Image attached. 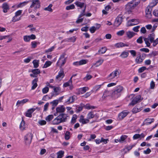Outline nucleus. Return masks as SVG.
<instances>
[{
  "label": "nucleus",
  "mask_w": 158,
  "mask_h": 158,
  "mask_svg": "<svg viewBox=\"0 0 158 158\" xmlns=\"http://www.w3.org/2000/svg\"><path fill=\"white\" fill-rule=\"evenodd\" d=\"M125 33V31L123 30H122L119 31H118L117 33V34L119 36H121L123 35Z\"/></svg>",
  "instance_id": "052dcab7"
},
{
  "label": "nucleus",
  "mask_w": 158,
  "mask_h": 158,
  "mask_svg": "<svg viewBox=\"0 0 158 158\" xmlns=\"http://www.w3.org/2000/svg\"><path fill=\"white\" fill-rule=\"evenodd\" d=\"M86 8V5H85L84 8L81 12V14L79 15L78 18H81L83 16L85 15V10Z\"/></svg>",
  "instance_id": "ea45409f"
},
{
  "label": "nucleus",
  "mask_w": 158,
  "mask_h": 158,
  "mask_svg": "<svg viewBox=\"0 0 158 158\" xmlns=\"http://www.w3.org/2000/svg\"><path fill=\"white\" fill-rule=\"evenodd\" d=\"M65 54V53H63L60 56V57L57 62V64L58 65V64L61 62V59H66V58H64Z\"/></svg>",
  "instance_id": "c9c22d12"
},
{
  "label": "nucleus",
  "mask_w": 158,
  "mask_h": 158,
  "mask_svg": "<svg viewBox=\"0 0 158 158\" xmlns=\"http://www.w3.org/2000/svg\"><path fill=\"white\" fill-rule=\"evenodd\" d=\"M64 152L63 151H60L58 152L57 153V158H62L64 156Z\"/></svg>",
  "instance_id": "72a5a7b5"
},
{
  "label": "nucleus",
  "mask_w": 158,
  "mask_h": 158,
  "mask_svg": "<svg viewBox=\"0 0 158 158\" xmlns=\"http://www.w3.org/2000/svg\"><path fill=\"white\" fill-rule=\"evenodd\" d=\"M24 124L25 121L23 120H22L19 126L20 128L22 130H24Z\"/></svg>",
  "instance_id": "bf43d9fd"
},
{
  "label": "nucleus",
  "mask_w": 158,
  "mask_h": 158,
  "mask_svg": "<svg viewBox=\"0 0 158 158\" xmlns=\"http://www.w3.org/2000/svg\"><path fill=\"white\" fill-rule=\"evenodd\" d=\"M48 91L49 88L47 87L44 88L42 89V92L44 94L47 93L48 92Z\"/></svg>",
  "instance_id": "680f3d73"
},
{
  "label": "nucleus",
  "mask_w": 158,
  "mask_h": 158,
  "mask_svg": "<svg viewBox=\"0 0 158 158\" xmlns=\"http://www.w3.org/2000/svg\"><path fill=\"white\" fill-rule=\"evenodd\" d=\"M109 139H104V138H101L100 141H99V143L103 142L104 144H106L107 143Z\"/></svg>",
  "instance_id": "6e6d98bb"
},
{
  "label": "nucleus",
  "mask_w": 158,
  "mask_h": 158,
  "mask_svg": "<svg viewBox=\"0 0 158 158\" xmlns=\"http://www.w3.org/2000/svg\"><path fill=\"white\" fill-rule=\"evenodd\" d=\"M143 38L142 36H140L139 37L137 40V43L139 44H142L143 43V40H142Z\"/></svg>",
  "instance_id": "338daca9"
},
{
  "label": "nucleus",
  "mask_w": 158,
  "mask_h": 158,
  "mask_svg": "<svg viewBox=\"0 0 158 158\" xmlns=\"http://www.w3.org/2000/svg\"><path fill=\"white\" fill-rule=\"evenodd\" d=\"M52 64V62L49 61H48L45 62L43 67V68H47L50 66Z\"/></svg>",
  "instance_id": "a19ab883"
},
{
  "label": "nucleus",
  "mask_w": 158,
  "mask_h": 158,
  "mask_svg": "<svg viewBox=\"0 0 158 158\" xmlns=\"http://www.w3.org/2000/svg\"><path fill=\"white\" fill-rule=\"evenodd\" d=\"M53 118V116L52 114L49 115L45 118L47 122H49L51 121Z\"/></svg>",
  "instance_id": "37998d69"
},
{
  "label": "nucleus",
  "mask_w": 158,
  "mask_h": 158,
  "mask_svg": "<svg viewBox=\"0 0 158 158\" xmlns=\"http://www.w3.org/2000/svg\"><path fill=\"white\" fill-rule=\"evenodd\" d=\"M114 46L117 48H119L125 46H128L129 45L125 44L123 43L120 42L115 44Z\"/></svg>",
  "instance_id": "412c9836"
},
{
  "label": "nucleus",
  "mask_w": 158,
  "mask_h": 158,
  "mask_svg": "<svg viewBox=\"0 0 158 158\" xmlns=\"http://www.w3.org/2000/svg\"><path fill=\"white\" fill-rule=\"evenodd\" d=\"M149 40L148 38H145L144 39V41L147 45V46L148 47H149L150 46V43L149 42Z\"/></svg>",
  "instance_id": "8fccbe9b"
},
{
  "label": "nucleus",
  "mask_w": 158,
  "mask_h": 158,
  "mask_svg": "<svg viewBox=\"0 0 158 158\" xmlns=\"http://www.w3.org/2000/svg\"><path fill=\"white\" fill-rule=\"evenodd\" d=\"M77 118V116L76 114H74L73 115L72 117L71 121V123L73 124H74L76 122V119Z\"/></svg>",
  "instance_id": "a18cd8bd"
},
{
  "label": "nucleus",
  "mask_w": 158,
  "mask_h": 158,
  "mask_svg": "<svg viewBox=\"0 0 158 158\" xmlns=\"http://www.w3.org/2000/svg\"><path fill=\"white\" fill-rule=\"evenodd\" d=\"M129 54L128 52L126 51H124L120 55V56L123 58H125L127 57Z\"/></svg>",
  "instance_id": "2f4dec72"
},
{
  "label": "nucleus",
  "mask_w": 158,
  "mask_h": 158,
  "mask_svg": "<svg viewBox=\"0 0 158 158\" xmlns=\"http://www.w3.org/2000/svg\"><path fill=\"white\" fill-rule=\"evenodd\" d=\"M123 16L121 15L118 16L115 19V21L114 23V26L116 27L119 26L123 22Z\"/></svg>",
  "instance_id": "423d86ee"
},
{
  "label": "nucleus",
  "mask_w": 158,
  "mask_h": 158,
  "mask_svg": "<svg viewBox=\"0 0 158 158\" xmlns=\"http://www.w3.org/2000/svg\"><path fill=\"white\" fill-rule=\"evenodd\" d=\"M123 88L122 86L121 85H118L116 87L115 90L119 93L121 94V92L123 91Z\"/></svg>",
  "instance_id": "bb28decb"
},
{
  "label": "nucleus",
  "mask_w": 158,
  "mask_h": 158,
  "mask_svg": "<svg viewBox=\"0 0 158 158\" xmlns=\"http://www.w3.org/2000/svg\"><path fill=\"white\" fill-rule=\"evenodd\" d=\"M32 135L31 133H28L24 137V141L25 144L29 146L31 144L32 139Z\"/></svg>",
  "instance_id": "7ed1b4c3"
},
{
  "label": "nucleus",
  "mask_w": 158,
  "mask_h": 158,
  "mask_svg": "<svg viewBox=\"0 0 158 158\" xmlns=\"http://www.w3.org/2000/svg\"><path fill=\"white\" fill-rule=\"evenodd\" d=\"M24 40L26 42H28L30 41V36L29 35H25L23 36Z\"/></svg>",
  "instance_id": "603ef678"
},
{
  "label": "nucleus",
  "mask_w": 158,
  "mask_h": 158,
  "mask_svg": "<svg viewBox=\"0 0 158 158\" xmlns=\"http://www.w3.org/2000/svg\"><path fill=\"white\" fill-rule=\"evenodd\" d=\"M75 4L78 7H79L80 8H82L83 7L84 8L85 5V4L84 3L81 2H76L75 3Z\"/></svg>",
  "instance_id": "393cba45"
},
{
  "label": "nucleus",
  "mask_w": 158,
  "mask_h": 158,
  "mask_svg": "<svg viewBox=\"0 0 158 158\" xmlns=\"http://www.w3.org/2000/svg\"><path fill=\"white\" fill-rule=\"evenodd\" d=\"M22 13V10H19L16 11L15 13V16L13 17L12 21L13 22H15L16 21L19 20L20 19V17H19V19H15V18L17 17L18 16L20 15Z\"/></svg>",
  "instance_id": "f8f14e48"
},
{
  "label": "nucleus",
  "mask_w": 158,
  "mask_h": 158,
  "mask_svg": "<svg viewBox=\"0 0 158 158\" xmlns=\"http://www.w3.org/2000/svg\"><path fill=\"white\" fill-rule=\"evenodd\" d=\"M153 15L156 17H158V10H155L153 11Z\"/></svg>",
  "instance_id": "774afa93"
},
{
  "label": "nucleus",
  "mask_w": 158,
  "mask_h": 158,
  "mask_svg": "<svg viewBox=\"0 0 158 158\" xmlns=\"http://www.w3.org/2000/svg\"><path fill=\"white\" fill-rule=\"evenodd\" d=\"M158 3V0H153L150 3L149 5L148 6L152 8L155 6Z\"/></svg>",
  "instance_id": "c85d7f7f"
},
{
  "label": "nucleus",
  "mask_w": 158,
  "mask_h": 158,
  "mask_svg": "<svg viewBox=\"0 0 158 158\" xmlns=\"http://www.w3.org/2000/svg\"><path fill=\"white\" fill-rule=\"evenodd\" d=\"M139 22L138 19H132L129 20L127 22V25L129 26L137 24Z\"/></svg>",
  "instance_id": "0eeeda50"
},
{
  "label": "nucleus",
  "mask_w": 158,
  "mask_h": 158,
  "mask_svg": "<svg viewBox=\"0 0 158 158\" xmlns=\"http://www.w3.org/2000/svg\"><path fill=\"white\" fill-rule=\"evenodd\" d=\"M110 93H109V91H108L107 90H105L103 94V95L102 96V98H103V97H106L107 96H109L110 95Z\"/></svg>",
  "instance_id": "0e129e2a"
},
{
  "label": "nucleus",
  "mask_w": 158,
  "mask_h": 158,
  "mask_svg": "<svg viewBox=\"0 0 158 158\" xmlns=\"http://www.w3.org/2000/svg\"><path fill=\"white\" fill-rule=\"evenodd\" d=\"M130 52L131 54L133 56L135 57L136 56V52L134 50H131L129 51Z\"/></svg>",
  "instance_id": "69168bd1"
},
{
  "label": "nucleus",
  "mask_w": 158,
  "mask_h": 158,
  "mask_svg": "<svg viewBox=\"0 0 158 158\" xmlns=\"http://www.w3.org/2000/svg\"><path fill=\"white\" fill-rule=\"evenodd\" d=\"M38 81V78H35L32 81V86L31 87V89L32 90L35 89L36 88L38 84L37 82Z\"/></svg>",
  "instance_id": "4468645a"
},
{
  "label": "nucleus",
  "mask_w": 158,
  "mask_h": 158,
  "mask_svg": "<svg viewBox=\"0 0 158 158\" xmlns=\"http://www.w3.org/2000/svg\"><path fill=\"white\" fill-rule=\"evenodd\" d=\"M37 43L36 42L33 41L31 43V48H35L37 46Z\"/></svg>",
  "instance_id": "e2e57ef3"
},
{
  "label": "nucleus",
  "mask_w": 158,
  "mask_h": 158,
  "mask_svg": "<svg viewBox=\"0 0 158 158\" xmlns=\"http://www.w3.org/2000/svg\"><path fill=\"white\" fill-rule=\"evenodd\" d=\"M106 51V47H104L102 48L99 50V52H101L102 54L105 53Z\"/></svg>",
  "instance_id": "4d7b16f0"
},
{
  "label": "nucleus",
  "mask_w": 158,
  "mask_h": 158,
  "mask_svg": "<svg viewBox=\"0 0 158 158\" xmlns=\"http://www.w3.org/2000/svg\"><path fill=\"white\" fill-rule=\"evenodd\" d=\"M59 103V100H55L53 101L50 102V103L52 104V106H56Z\"/></svg>",
  "instance_id": "c03bdc74"
},
{
  "label": "nucleus",
  "mask_w": 158,
  "mask_h": 158,
  "mask_svg": "<svg viewBox=\"0 0 158 158\" xmlns=\"http://www.w3.org/2000/svg\"><path fill=\"white\" fill-rule=\"evenodd\" d=\"M88 87H84L80 89V91L81 92V93H84L88 89Z\"/></svg>",
  "instance_id": "49530a36"
},
{
  "label": "nucleus",
  "mask_w": 158,
  "mask_h": 158,
  "mask_svg": "<svg viewBox=\"0 0 158 158\" xmlns=\"http://www.w3.org/2000/svg\"><path fill=\"white\" fill-rule=\"evenodd\" d=\"M79 121L82 124H85L89 122V120L88 119H85L83 118V116L82 115H81L80 116Z\"/></svg>",
  "instance_id": "4be33fe9"
},
{
  "label": "nucleus",
  "mask_w": 158,
  "mask_h": 158,
  "mask_svg": "<svg viewBox=\"0 0 158 158\" xmlns=\"http://www.w3.org/2000/svg\"><path fill=\"white\" fill-rule=\"evenodd\" d=\"M28 100H29L28 99H23L21 101L18 100L17 102L16 103V106H18V107L20 105H23L24 103L27 102L28 101Z\"/></svg>",
  "instance_id": "aec40b11"
},
{
  "label": "nucleus",
  "mask_w": 158,
  "mask_h": 158,
  "mask_svg": "<svg viewBox=\"0 0 158 158\" xmlns=\"http://www.w3.org/2000/svg\"><path fill=\"white\" fill-rule=\"evenodd\" d=\"M54 94H52L50 97H49L47 95L44 96L42 98V100L44 101H46L48 99H51L53 96Z\"/></svg>",
  "instance_id": "864d4df0"
},
{
  "label": "nucleus",
  "mask_w": 158,
  "mask_h": 158,
  "mask_svg": "<svg viewBox=\"0 0 158 158\" xmlns=\"http://www.w3.org/2000/svg\"><path fill=\"white\" fill-rule=\"evenodd\" d=\"M152 11V7L149 6L147 7L146 9V13L147 15V17L148 18L151 17L152 16L151 13Z\"/></svg>",
  "instance_id": "ddd939ff"
},
{
  "label": "nucleus",
  "mask_w": 158,
  "mask_h": 158,
  "mask_svg": "<svg viewBox=\"0 0 158 158\" xmlns=\"http://www.w3.org/2000/svg\"><path fill=\"white\" fill-rule=\"evenodd\" d=\"M76 39V37L75 36H73L69 38L65 39L64 40L62 41L61 43L63 42H74L75 41Z\"/></svg>",
  "instance_id": "f3484780"
},
{
  "label": "nucleus",
  "mask_w": 158,
  "mask_h": 158,
  "mask_svg": "<svg viewBox=\"0 0 158 158\" xmlns=\"http://www.w3.org/2000/svg\"><path fill=\"white\" fill-rule=\"evenodd\" d=\"M32 63L33 64L34 67L35 68H37L39 66V60H34Z\"/></svg>",
  "instance_id": "f704fd0d"
},
{
  "label": "nucleus",
  "mask_w": 158,
  "mask_h": 158,
  "mask_svg": "<svg viewBox=\"0 0 158 158\" xmlns=\"http://www.w3.org/2000/svg\"><path fill=\"white\" fill-rule=\"evenodd\" d=\"M61 123V121L60 119H59L58 116L52 121V123L53 125L58 124Z\"/></svg>",
  "instance_id": "6ab92c4d"
},
{
  "label": "nucleus",
  "mask_w": 158,
  "mask_h": 158,
  "mask_svg": "<svg viewBox=\"0 0 158 158\" xmlns=\"http://www.w3.org/2000/svg\"><path fill=\"white\" fill-rule=\"evenodd\" d=\"M127 136L126 135H122L120 138V143H123L124 141L127 138Z\"/></svg>",
  "instance_id": "4c0bfd02"
},
{
  "label": "nucleus",
  "mask_w": 158,
  "mask_h": 158,
  "mask_svg": "<svg viewBox=\"0 0 158 158\" xmlns=\"http://www.w3.org/2000/svg\"><path fill=\"white\" fill-rule=\"evenodd\" d=\"M154 121V119L153 118H148L145 120L146 124V125H148L151 124L152 123H153Z\"/></svg>",
  "instance_id": "a878e982"
},
{
  "label": "nucleus",
  "mask_w": 158,
  "mask_h": 158,
  "mask_svg": "<svg viewBox=\"0 0 158 158\" xmlns=\"http://www.w3.org/2000/svg\"><path fill=\"white\" fill-rule=\"evenodd\" d=\"M82 104H83V103L81 104V106H77V110H76V112L77 113H78L81 111L82 110L83 107H84L83 106H82Z\"/></svg>",
  "instance_id": "e433bc0d"
},
{
  "label": "nucleus",
  "mask_w": 158,
  "mask_h": 158,
  "mask_svg": "<svg viewBox=\"0 0 158 158\" xmlns=\"http://www.w3.org/2000/svg\"><path fill=\"white\" fill-rule=\"evenodd\" d=\"M58 116L60 117L59 118L62 123L66 122L68 118H69V116L67 114H61Z\"/></svg>",
  "instance_id": "1a4fd4ad"
},
{
  "label": "nucleus",
  "mask_w": 158,
  "mask_h": 158,
  "mask_svg": "<svg viewBox=\"0 0 158 158\" xmlns=\"http://www.w3.org/2000/svg\"><path fill=\"white\" fill-rule=\"evenodd\" d=\"M79 61L80 65H81L86 64L87 62V60H86L83 59L80 60Z\"/></svg>",
  "instance_id": "5fc2aeb1"
},
{
  "label": "nucleus",
  "mask_w": 158,
  "mask_h": 158,
  "mask_svg": "<svg viewBox=\"0 0 158 158\" xmlns=\"http://www.w3.org/2000/svg\"><path fill=\"white\" fill-rule=\"evenodd\" d=\"M140 0H132L128 2L125 6L126 10L128 12H132L139 3Z\"/></svg>",
  "instance_id": "f257e3e1"
},
{
  "label": "nucleus",
  "mask_w": 158,
  "mask_h": 158,
  "mask_svg": "<svg viewBox=\"0 0 158 158\" xmlns=\"http://www.w3.org/2000/svg\"><path fill=\"white\" fill-rule=\"evenodd\" d=\"M31 2L30 6L31 8H34L35 9L39 8L40 6V2L39 0H30Z\"/></svg>",
  "instance_id": "f03ea898"
},
{
  "label": "nucleus",
  "mask_w": 158,
  "mask_h": 158,
  "mask_svg": "<svg viewBox=\"0 0 158 158\" xmlns=\"http://www.w3.org/2000/svg\"><path fill=\"white\" fill-rule=\"evenodd\" d=\"M140 108H138L135 106L134 107L132 110V112L133 113H136L138 112H139L141 110Z\"/></svg>",
  "instance_id": "79ce46f5"
},
{
  "label": "nucleus",
  "mask_w": 158,
  "mask_h": 158,
  "mask_svg": "<svg viewBox=\"0 0 158 158\" xmlns=\"http://www.w3.org/2000/svg\"><path fill=\"white\" fill-rule=\"evenodd\" d=\"M56 113L54 114V115L56 116L57 115L58 113H63L65 110V107L63 105H61L58 106L56 108Z\"/></svg>",
  "instance_id": "9d476101"
},
{
  "label": "nucleus",
  "mask_w": 158,
  "mask_h": 158,
  "mask_svg": "<svg viewBox=\"0 0 158 158\" xmlns=\"http://www.w3.org/2000/svg\"><path fill=\"white\" fill-rule=\"evenodd\" d=\"M29 72H31L32 73L30 74V76L32 77L37 78L38 74H40L41 72L38 69H30L28 71Z\"/></svg>",
  "instance_id": "20e7f679"
},
{
  "label": "nucleus",
  "mask_w": 158,
  "mask_h": 158,
  "mask_svg": "<svg viewBox=\"0 0 158 158\" xmlns=\"http://www.w3.org/2000/svg\"><path fill=\"white\" fill-rule=\"evenodd\" d=\"M70 134V132L69 131H67L65 134V139L66 140H68L69 139V135Z\"/></svg>",
  "instance_id": "09e8293b"
},
{
  "label": "nucleus",
  "mask_w": 158,
  "mask_h": 158,
  "mask_svg": "<svg viewBox=\"0 0 158 158\" xmlns=\"http://www.w3.org/2000/svg\"><path fill=\"white\" fill-rule=\"evenodd\" d=\"M75 8V6L74 4H72L69 6H67L66 7V9L67 10L73 9Z\"/></svg>",
  "instance_id": "de8ad7c7"
},
{
  "label": "nucleus",
  "mask_w": 158,
  "mask_h": 158,
  "mask_svg": "<svg viewBox=\"0 0 158 158\" xmlns=\"http://www.w3.org/2000/svg\"><path fill=\"white\" fill-rule=\"evenodd\" d=\"M60 70L58 72V74L56 76V78L57 79H59L61 78H62L64 76V69L61 67H60Z\"/></svg>",
  "instance_id": "9b49d317"
},
{
  "label": "nucleus",
  "mask_w": 158,
  "mask_h": 158,
  "mask_svg": "<svg viewBox=\"0 0 158 158\" xmlns=\"http://www.w3.org/2000/svg\"><path fill=\"white\" fill-rule=\"evenodd\" d=\"M111 95L112 97L113 98H116L120 96L121 94L119 93L114 90L112 92Z\"/></svg>",
  "instance_id": "b1692460"
},
{
  "label": "nucleus",
  "mask_w": 158,
  "mask_h": 158,
  "mask_svg": "<svg viewBox=\"0 0 158 158\" xmlns=\"http://www.w3.org/2000/svg\"><path fill=\"white\" fill-rule=\"evenodd\" d=\"M146 69V67L143 66L142 67L138 69V72L139 73H141L144 71Z\"/></svg>",
  "instance_id": "13d9d810"
},
{
  "label": "nucleus",
  "mask_w": 158,
  "mask_h": 158,
  "mask_svg": "<svg viewBox=\"0 0 158 158\" xmlns=\"http://www.w3.org/2000/svg\"><path fill=\"white\" fill-rule=\"evenodd\" d=\"M36 109L34 108H32L27 110V112L26 114V116L28 117H31L32 114L35 110Z\"/></svg>",
  "instance_id": "2eb2a0df"
},
{
  "label": "nucleus",
  "mask_w": 158,
  "mask_h": 158,
  "mask_svg": "<svg viewBox=\"0 0 158 158\" xmlns=\"http://www.w3.org/2000/svg\"><path fill=\"white\" fill-rule=\"evenodd\" d=\"M141 96L140 95H138L135 96L134 99L137 103L138 102H140L141 101L142 99H141Z\"/></svg>",
  "instance_id": "58836bf2"
},
{
  "label": "nucleus",
  "mask_w": 158,
  "mask_h": 158,
  "mask_svg": "<svg viewBox=\"0 0 158 158\" xmlns=\"http://www.w3.org/2000/svg\"><path fill=\"white\" fill-rule=\"evenodd\" d=\"M94 114L93 112H90L88 113L87 115V118L88 119H90L94 118Z\"/></svg>",
  "instance_id": "3c124183"
},
{
  "label": "nucleus",
  "mask_w": 158,
  "mask_h": 158,
  "mask_svg": "<svg viewBox=\"0 0 158 158\" xmlns=\"http://www.w3.org/2000/svg\"><path fill=\"white\" fill-rule=\"evenodd\" d=\"M135 34V33L132 31H129L126 32V35L128 37L131 38L133 37Z\"/></svg>",
  "instance_id": "cd10ccee"
},
{
  "label": "nucleus",
  "mask_w": 158,
  "mask_h": 158,
  "mask_svg": "<svg viewBox=\"0 0 158 158\" xmlns=\"http://www.w3.org/2000/svg\"><path fill=\"white\" fill-rule=\"evenodd\" d=\"M119 74V73L118 71L117 70H115L109 75L108 78L110 79H113L115 77L118 76Z\"/></svg>",
  "instance_id": "6e6552de"
},
{
  "label": "nucleus",
  "mask_w": 158,
  "mask_h": 158,
  "mask_svg": "<svg viewBox=\"0 0 158 158\" xmlns=\"http://www.w3.org/2000/svg\"><path fill=\"white\" fill-rule=\"evenodd\" d=\"M82 106H83L84 107H85V109H93L95 108V107L94 106H91L89 104H87L85 105L84 104H82Z\"/></svg>",
  "instance_id": "7c9ffc66"
},
{
  "label": "nucleus",
  "mask_w": 158,
  "mask_h": 158,
  "mask_svg": "<svg viewBox=\"0 0 158 158\" xmlns=\"http://www.w3.org/2000/svg\"><path fill=\"white\" fill-rule=\"evenodd\" d=\"M52 4H50L47 7L44 8V10H45L52 12L53 11V10L52 8Z\"/></svg>",
  "instance_id": "473e14b6"
},
{
  "label": "nucleus",
  "mask_w": 158,
  "mask_h": 158,
  "mask_svg": "<svg viewBox=\"0 0 158 158\" xmlns=\"http://www.w3.org/2000/svg\"><path fill=\"white\" fill-rule=\"evenodd\" d=\"M138 54L139 56L136 57L135 61L137 64H140L144 60L146 54L144 53H142V54H141L140 52H138Z\"/></svg>",
  "instance_id": "39448f33"
},
{
  "label": "nucleus",
  "mask_w": 158,
  "mask_h": 158,
  "mask_svg": "<svg viewBox=\"0 0 158 158\" xmlns=\"http://www.w3.org/2000/svg\"><path fill=\"white\" fill-rule=\"evenodd\" d=\"M2 7L3 9V12L5 13L7 12L9 9V6L6 3H4L2 4Z\"/></svg>",
  "instance_id": "a211bd4d"
},
{
  "label": "nucleus",
  "mask_w": 158,
  "mask_h": 158,
  "mask_svg": "<svg viewBox=\"0 0 158 158\" xmlns=\"http://www.w3.org/2000/svg\"><path fill=\"white\" fill-rule=\"evenodd\" d=\"M128 114V113L124 111H122V112L119 114L118 116L120 119L122 120Z\"/></svg>",
  "instance_id": "5701e85b"
},
{
  "label": "nucleus",
  "mask_w": 158,
  "mask_h": 158,
  "mask_svg": "<svg viewBox=\"0 0 158 158\" xmlns=\"http://www.w3.org/2000/svg\"><path fill=\"white\" fill-rule=\"evenodd\" d=\"M76 96L75 95L71 96L65 102L67 103L68 104L72 103L74 101L76 98Z\"/></svg>",
  "instance_id": "dca6fc26"
},
{
  "label": "nucleus",
  "mask_w": 158,
  "mask_h": 158,
  "mask_svg": "<svg viewBox=\"0 0 158 158\" xmlns=\"http://www.w3.org/2000/svg\"><path fill=\"white\" fill-rule=\"evenodd\" d=\"M154 37L155 34L153 33L148 35V38L149 40L151 43H152V42L154 40Z\"/></svg>",
  "instance_id": "c756f323"
}]
</instances>
